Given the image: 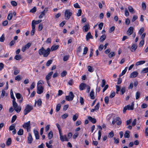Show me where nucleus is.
<instances>
[{
    "label": "nucleus",
    "mask_w": 148,
    "mask_h": 148,
    "mask_svg": "<svg viewBox=\"0 0 148 148\" xmlns=\"http://www.w3.org/2000/svg\"><path fill=\"white\" fill-rule=\"evenodd\" d=\"M50 52V49L49 48L45 49L43 47L40 49L38 51V53L40 55H43L44 57H47L49 54Z\"/></svg>",
    "instance_id": "obj_1"
},
{
    "label": "nucleus",
    "mask_w": 148,
    "mask_h": 148,
    "mask_svg": "<svg viewBox=\"0 0 148 148\" xmlns=\"http://www.w3.org/2000/svg\"><path fill=\"white\" fill-rule=\"evenodd\" d=\"M33 109V107L29 105H27L24 110V115H26Z\"/></svg>",
    "instance_id": "obj_2"
},
{
    "label": "nucleus",
    "mask_w": 148,
    "mask_h": 148,
    "mask_svg": "<svg viewBox=\"0 0 148 148\" xmlns=\"http://www.w3.org/2000/svg\"><path fill=\"white\" fill-rule=\"evenodd\" d=\"M74 97V95L72 91L69 92L68 95L66 96L65 97L66 100L68 101H71L73 100Z\"/></svg>",
    "instance_id": "obj_3"
},
{
    "label": "nucleus",
    "mask_w": 148,
    "mask_h": 148,
    "mask_svg": "<svg viewBox=\"0 0 148 148\" xmlns=\"http://www.w3.org/2000/svg\"><path fill=\"white\" fill-rule=\"evenodd\" d=\"M72 14V13L70 12V10H66L64 14L65 18L67 20H69Z\"/></svg>",
    "instance_id": "obj_4"
},
{
    "label": "nucleus",
    "mask_w": 148,
    "mask_h": 148,
    "mask_svg": "<svg viewBox=\"0 0 148 148\" xmlns=\"http://www.w3.org/2000/svg\"><path fill=\"white\" fill-rule=\"evenodd\" d=\"M23 126L24 128L27 129L28 132L29 131L31 128L30 121H28L27 122L24 123Z\"/></svg>",
    "instance_id": "obj_5"
},
{
    "label": "nucleus",
    "mask_w": 148,
    "mask_h": 148,
    "mask_svg": "<svg viewBox=\"0 0 148 148\" xmlns=\"http://www.w3.org/2000/svg\"><path fill=\"white\" fill-rule=\"evenodd\" d=\"M59 134L60 135V139L61 141H69V138H67L66 135H62V132L59 133Z\"/></svg>",
    "instance_id": "obj_6"
},
{
    "label": "nucleus",
    "mask_w": 148,
    "mask_h": 148,
    "mask_svg": "<svg viewBox=\"0 0 148 148\" xmlns=\"http://www.w3.org/2000/svg\"><path fill=\"white\" fill-rule=\"evenodd\" d=\"M37 93L39 94L42 93L43 91V88L41 85H37Z\"/></svg>",
    "instance_id": "obj_7"
},
{
    "label": "nucleus",
    "mask_w": 148,
    "mask_h": 148,
    "mask_svg": "<svg viewBox=\"0 0 148 148\" xmlns=\"http://www.w3.org/2000/svg\"><path fill=\"white\" fill-rule=\"evenodd\" d=\"M134 28L133 27H130L128 28V30L126 32L127 34L129 36L130 35L133 34L134 32Z\"/></svg>",
    "instance_id": "obj_8"
},
{
    "label": "nucleus",
    "mask_w": 148,
    "mask_h": 148,
    "mask_svg": "<svg viewBox=\"0 0 148 148\" xmlns=\"http://www.w3.org/2000/svg\"><path fill=\"white\" fill-rule=\"evenodd\" d=\"M31 44L29 42L27 44L22 47L21 50L23 52L25 51L26 49H28L31 46Z\"/></svg>",
    "instance_id": "obj_9"
},
{
    "label": "nucleus",
    "mask_w": 148,
    "mask_h": 148,
    "mask_svg": "<svg viewBox=\"0 0 148 148\" xmlns=\"http://www.w3.org/2000/svg\"><path fill=\"white\" fill-rule=\"evenodd\" d=\"M33 141V138L31 134L30 133L28 134V136L27 138V143L29 144H31Z\"/></svg>",
    "instance_id": "obj_10"
},
{
    "label": "nucleus",
    "mask_w": 148,
    "mask_h": 148,
    "mask_svg": "<svg viewBox=\"0 0 148 148\" xmlns=\"http://www.w3.org/2000/svg\"><path fill=\"white\" fill-rule=\"evenodd\" d=\"M87 86V85L84 83H81L79 86V89L81 90H83L85 89V88Z\"/></svg>",
    "instance_id": "obj_11"
},
{
    "label": "nucleus",
    "mask_w": 148,
    "mask_h": 148,
    "mask_svg": "<svg viewBox=\"0 0 148 148\" xmlns=\"http://www.w3.org/2000/svg\"><path fill=\"white\" fill-rule=\"evenodd\" d=\"M53 73V72L52 71L50 72L46 75L45 78L47 81H48L51 78Z\"/></svg>",
    "instance_id": "obj_12"
},
{
    "label": "nucleus",
    "mask_w": 148,
    "mask_h": 148,
    "mask_svg": "<svg viewBox=\"0 0 148 148\" xmlns=\"http://www.w3.org/2000/svg\"><path fill=\"white\" fill-rule=\"evenodd\" d=\"M138 74V73L137 71H134L131 73L130 77L131 78L135 77L137 76Z\"/></svg>",
    "instance_id": "obj_13"
},
{
    "label": "nucleus",
    "mask_w": 148,
    "mask_h": 148,
    "mask_svg": "<svg viewBox=\"0 0 148 148\" xmlns=\"http://www.w3.org/2000/svg\"><path fill=\"white\" fill-rule=\"evenodd\" d=\"M16 98L18 99H20L21 97V100H19V102L20 103H21L22 102L23 100L22 96L19 93H16Z\"/></svg>",
    "instance_id": "obj_14"
},
{
    "label": "nucleus",
    "mask_w": 148,
    "mask_h": 148,
    "mask_svg": "<svg viewBox=\"0 0 148 148\" xmlns=\"http://www.w3.org/2000/svg\"><path fill=\"white\" fill-rule=\"evenodd\" d=\"M130 107L131 106L130 105V104L128 105L127 106H125V107L123 110V113H125V112L126 110H131V109H130Z\"/></svg>",
    "instance_id": "obj_15"
},
{
    "label": "nucleus",
    "mask_w": 148,
    "mask_h": 148,
    "mask_svg": "<svg viewBox=\"0 0 148 148\" xmlns=\"http://www.w3.org/2000/svg\"><path fill=\"white\" fill-rule=\"evenodd\" d=\"M42 21L41 20H39L37 21L35 20H33L32 22V25H33L35 27V24H37L39 23H40Z\"/></svg>",
    "instance_id": "obj_16"
},
{
    "label": "nucleus",
    "mask_w": 148,
    "mask_h": 148,
    "mask_svg": "<svg viewBox=\"0 0 148 148\" xmlns=\"http://www.w3.org/2000/svg\"><path fill=\"white\" fill-rule=\"evenodd\" d=\"M34 134L36 139H39V135L38 132L36 130H34Z\"/></svg>",
    "instance_id": "obj_17"
},
{
    "label": "nucleus",
    "mask_w": 148,
    "mask_h": 148,
    "mask_svg": "<svg viewBox=\"0 0 148 148\" xmlns=\"http://www.w3.org/2000/svg\"><path fill=\"white\" fill-rule=\"evenodd\" d=\"M137 47L136 44H133L131 47V50L132 51H134L136 49Z\"/></svg>",
    "instance_id": "obj_18"
},
{
    "label": "nucleus",
    "mask_w": 148,
    "mask_h": 148,
    "mask_svg": "<svg viewBox=\"0 0 148 148\" xmlns=\"http://www.w3.org/2000/svg\"><path fill=\"white\" fill-rule=\"evenodd\" d=\"M83 30L84 31V32H87L88 31L89 29L90 28L89 25L88 24L84 26L83 27Z\"/></svg>",
    "instance_id": "obj_19"
},
{
    "label": "nucleus",
    "mask_w": 148,
    "mask_h": 148,
    "mask_svg": "<svg viewBox=\"0 0 148 148\" xmlns=\"http://www.w3.org/2000/svg\"><path fill=\"white\" fill-rule=\"evenodd\" d=\"M88 118L91 122L93 123H95L96 122V119H95L92 118L91 116H88Z\"/></svg>",
    "instance_id": "obj_20"
},
{
    "label": "nucleus",
    "mask_w": 148,
    "mask_h": 148,
    "mask_svg": "<svg viewBox=\"0 0 148 148\" xmlns=\"http://www.w3.org/2000/svg\"><path fill=\"white\" fill-rule=\"evenodd\" d=\"M116 123L117 125H120L121 123V121L120 118L119 117L116 118Z\"/></svg>",
    "instance_id": "obj_21"
},
{
    "label": "nucleus",
    "mask_w": 148,
    "mask_h": 148,
    "mask_svg": "<svg viewBox=\"0 0 148 148\" xmlns=\"http://www.w3.org/2000/svg\"><path fill=\"white\" fill-rule=\"evenodd\" d=\"M59 47V46L58 45H53L51 48L50 51L51 50V51H53L56 50Z\"/></svg>",
    "instance_id": "obj_22"
},
{
    "label": "nucleus",
    "mask_w": 148,
    "mask_h": 148,
    "mask_svg": "<svg viewBox=\"0 0 148 148\" xmlns=\"http://www.w3.org/2000/svg\"><path fill=\"white\" fill-rule=\"evenodd\" d=\"M32 29L31 32V34L32 36H33L34 34L35 30V27L33 25H32Z\"/></svg>",
    "instance_id": "obj_23"
},
{
    "label": "nucleus",
    "mask_w": 148,
    "mask_h": 148,
    "mask_svg": "<svg viewBox=\"0 0 148 148\" xmlns=\"http://www.w3.org/2000/svg\"><path fill=\"white\" fill-rule=\"evenodd\" d=\"M129 133L130 131H126L124 134V136L125 138H129L130 136Z\"/></svg>",
    "instance_id": "obj_24"
},
{
    "label": "nucleus",
    "mask_w": 148,
    "mask_h": 148,
    "mask_svg": "<svg viewBox=\"0 0 148 148\" xmlns=\"http://www.w3.org/2000/svg\"><path fill=\"white\" fill-rule=\"evenodd\" d=\"M92 37L91 33L90 32H88L86 36V40H88L89 39L91 38Z\"/></svg>",
    "instance_id": "obj_25"
},
{
    "label": "nucleus",
    "mask_w": 148,
    "mask_h": 148,
    "mask_svg": "<svg viewBox=\"0 0 148 148\" xmlns=\"http://www.w3.org/2000/svg\"><path fill=\"white\" fill-rule=\"evenodd\" d=\"M53 136V133L52 131H50L48 134V137L49 139H51L52 138Z\"/></svg>",
    "instance_id": "obj_26"
},
{
    "label": "nucleus",
    "mask_w": 148,
    "mask_h": 148,
    "mask_svg": "<svg viewBox=\"0 0 148 148\" xmlns=\"http://www.w3.org/2000/svg\"><path fill=\"white\" fill-rule=\"evenodd\" d=\"M128 10L132 14L135 12L134 10L131 6H129L128 7Z\"/></svg>",
    "instance_id": "obj_27"
},
{
    "label": "nucleus",
    "mask_w": 148,
    "mask_h": 148,
    "mask_svg": "<svg viewBox=\"0 0 148 148\" xmlns=\"http://www.w3.org/2000/svg\"><path fill=\"white\" fill-rule=\"evenodd\" d=\"M21 109V106H18L16 108H15L14 110L17 112L18 113L20 112Z\"/></svg>",
    "instance_id": "obj_28"
},
{
    "label": "nucleus",
    "mask_w": 148,
    "mask_h": 148,
    "mask_svg": "<svg viewBox=\"0 0 148 148\" xmlns=\"http://www.w3.org/2000/svg\"><path fill=\"white\" fill-rule=\"evenodd\" d=\"M23 134V130L22 129H20L17 132V134L19 135H22Z\"/></svg>",
    "instance_id": "obj_29"
},
{
    "label": "nucleus",
    "mask_w": 148,
    "mask_h": 148,
    "mask_svg": "<svg viewBox=\"0 0 148 148\" xmlns=\"http://www.w3.org/2000/svg\"><path fill=\"white\" fill-rule=\"evenodd\" d=\"M90 96L91 99H95L94 92L92 90L90 92Z\"/></svg>",
    "instance_id": "obj_30"
},
{
    "label": "nucleus",
    "mask_w": 148,
    "mask_h": 148,
    "mask_svg": "<svg viewBox=\"0 0 148 148\" xmlns=\"http://www.w3.org/2000/svg\"><path fill=\"white\" fill-rule=\"evenodd\" d=\"M145 63V61H141L138 62L136 63V65L138 66L141 64H144Z\"/></svg>",
    "instance_id": "obj_31"
},
{
    "label": "nucleus",
    "mask_w": 148,
    "mask_h": 148,
    "mask_svg": "<svg viewBox=\"0 0 148 148\" xmlns=\"http://www.w3.org/2000/svg\"><path fill=\"white\" fill-rule=\"evenodd\" d=\"M106 36L105 35H102L100 38V41L102 42L106 39Z\"/></svg>",
    "instance_id": "obj_32"
},
{
    "label": "nucleus",
    "mask_w": 148,
    "mask_h": 148,
    "mask_svg": "<svg viewBox=\"0 0 148 148\" xmlns=\"http://www.w3.org/2000/svg\"><path fill=\"white\" fill-rule=\"evenodd\" d=\"M11 138H8L7 141L6 142V145H7L9 146L11 144Z\"/></svg>",
    "instance_id": "obj_33"
},
{
    "label": "nucleus",
    "mask_w": 148,
    "mask_h": 148,
    "mask_svg": "<svg viewBox=\"0 0 148 148\" xmlns=\"http://www.w3.org/2000/svg\"><path fill=\"white\" fill-rule=\"evenodd\" d=\"M12 105L13 107L15 108H16L18 106V104L16 102L15 100H12Z\"/></svg>",
    "instance_id": "obj_34"
},
{
    "label": "nucleus",
    "mask_w": 148,
    "mask_h": 148,
    "mask_svg": "<svg viewBox=\"0 0 148 148\" xmlns=\"http://www.w3.org/2000/svg\"><path fill=\"white\" fill-rule=\"evenodd\" d=\"M10 96L11 99H13V100H15V98L14 96L13 92L12 89H11L10 90Z\"/></svg>",
    "instance_id": "obj_35"
},
{
    "label": "nucleus",
    "mask_w": 148,
    "mask_h": 148,
    "mask_svg": "<svg viewBox=\"0 0 148 148\" xmlns=\"http://www.w3.org/2000/svg\"><path fill=\"white\" fill-rule=\"evenodd\" d=\"M148 72V68L147 67L141 71L143 73H146Z\"/></svg>",
    "instance_id": "obj_36"
},
{
    "label": "nucleus",
    "mask_w": 148,
    "mask_h": 148,
    "mask_svg": "<svg viewBox=\"0 0 148 148\" xmlns=\"http://www.w3.org/2000/svg\"><path fill=\"white\" fill-rule=\"evenodd\" d=\"M87 68L89 71L90 72H92L93 71L94 69L91 66H88Z\"/></svg>",
    "instance_id": "obj_37"
},
{
    "label": "nucleus",
    "mask_w": 148,
    "mask_h": 148,
    "mask_svg": "<svg viewBox=\"0 0 148 148\" xmlns=\"http://www.w3.org/2000/svg\"><path fill=\"white\" fill-rule=\"evenodd\" d=\"M12 17V13H10L8 15L7 18L8 20H10Z\"/></svg>",
    "instance_id": "obj_38"
},
{
    "label": "nucleus",
    "mask_w": 148,
    "mask_h": 148,
    "mask_svg": "<svg viewBox=\"0 0 148 148\" xmlns=\"http://www.w3.org/2000/svg\"><path fill=\"white\" fill-rule=\"evenodd\" d=\"M60 107H61V105L60 103L58 104L57 105V107H56V112H58L60 110Z\"/></svg>",
    "instance_id": "obj_39"
},
{
    "label": "nucleus",
    "mask_w": 148,
    "mask_h": 148,
    "mask_svg": "<svg viewBox=\"0 0 148 148\" xmlns=\"http://www.w3.org/2000/svg\"><path fill=\"white\" fill-rule=\"evenodd\" d=\"M16 115L13 116L12 119L11 123H13L16 120Z\"/></svg>",
    "instance_id": "obj_40"
},
{
    "label": "nucleus",
    "mask_w": 148,
    "mask_h": 148,
    "mask_svg": "<svg viewBox=\"0 0 148 148\" xmlns=\"http://www.w3.org/2000/svg\"><path fill=\"white\" fill-rule=\"evenodd\" d=\"M52 60H50L47 61V62L46 65L47 66H49L52 63Z\"/></svg>",
    "instance_id": "obj_41"
},
{
    "label": "nucleus",
    "mask_w": 148,
    "mask_h": 148,
    "mask_svg": "<svg viewBox=\"0 0 148 148\" xmlns=\"http://www.w3.org/2000/svg\"><path fill=\"white\" fill-rule=\"evenodd\" d=\"M140 93L138 91L136 94V99H138L140 97Z\"/></svg>",
    "instance_id": "obj_42"
},
{
    "label": "nucleus",
    "mask_w": 148,
    "mask_h": 148,
    "mask_svg": "<svg viewBox=\"0 0 148 148\" xmlns=\"http://www.w3.org/2000/svg\"><path fill=\"white\" fill-rule=\"evenodd\" d=\"M15 129V126L14 125V124H12V125H11L9 128V130L10 131H11L13 130H14V129Z\"/></svg>",
    "instance_id": "obj_43"
},
{
    "label": "nucleus",
    "mask_w": 148,
    "mask_h": 148,
    "mask_svg": "<svg viewBox=\"0 0 148 148\" xmlns=\"http://www.w3.org/2000/svg\"><path fill=\"white\" fill-rule=\"evenodd\" d=\"M114 135V133L113 131L110 132L108 134V136L109 138H112Z\"/></svg>",
    "instance_id": "obj_44"
},
{
    "label": "nucleus",
    "mask_w": 148,
    "mask_h": 148,
    "mask_svg": "<svg viewBox=\"0 0 148 148\" xmlns=\"http://www.w3.org/2000/svg\"><path fill=\"white\" fill-rule=\"evenodd\" d=\"M11 5L13 6H16L17 5V3L16 2L14 1H12L11 2Z\"/></svg>",
    "instance_id": "obj_45"
},
{
    "label": "nucleus",
    "mask_w": 148,
    "mask_h": 148,
    "mask_svg": "<svg viewBox=\"0 0 148 148\" xmlns=\"http://www.w3.org/2000/svg\"><path fill=\"white\" fill-rule=\"evenodd\" d=\"M67 74V72L66 71H63L61 74V75L62 77H64L66 76Z\"/></svg>",
    "instance_id": "obj_46"
},
{
    "label": "nucleus",
    "mask_w": 148,
    "mask_h": 148,
    "mask_svg": "<svg viewBox=\"0 0 148 148\" xmlns=\"http://www.w3.org/2000/svg\"><path fill=\"white\" fill-rule=\"evenodd\" d=\"M14 59L16 60H18L21 59V56L20 55H16L14 57Z\"/></svg>",
    "instance_id": "obj_47"
},
{
    "label": "nucleus",
    "mask_w": 148,
    "mask_h": 148,
    "mask_svg": "<svg viewBox=\"0 0 148 148\" xmlns=\"http://www.w3.org/2000/svg\"><path fill=\"white\" fill-rule=\"evenodd\" d=\"M115 54L114 52H111L109 54L108 56L109 58H112L115 56Z\"/></svg>",
    "instance_id": "obj_48"
},
{
    "label": "nucleus",
    "mask_w": 148,
    "mask_h": 148,
    "mask_svg": "<svg viewBox=\"0 0 148 148\" xmlns=\"http://www.w3.org/2000/svg\"><path fill=\"white\" fill-rule=\"evenodd\" d=\"M79 101L82 105L84 104V99L82 97H80Z\"/></svg>",
    "instance_id": "obj_49"
},
{
    "label": "nucleus",
    "mask_w": 148,
    "mask_h": 148,
    "mask_svg": "<svg viewBox=\"0 0 148 148\" xmlns=\"http://www.w3.org/2000/svg\"><path fill=\"white\" fill-rule=\"evenodd\" d=\"M104 101L105 103L106 104H107L109 102V98L108 96H106L105 97Z\"/></svg>",
    "instance_id": "obj_50"
},
{
    "label": "nucleus",
    "mask_w": 148,
    "mask_h": 148,
    "mask_svg": "<svg viewBox=\"0 0 148 148\" xmlns=\"http://www.w3.org/2000/svg\"><path fill=\"white\" fill-rule=\"evenodd\" d=\"M88 50V48L87 47H84V52L83 53V54L84 55L86 54L87 53Z\"/></svg>",
    "instance_id": "obj_51"
},
{
    "label": "nucleus",
    "mask_w": 148,
    "mask_h": 148,
    "mask_svg": "<svg viewBox=\"0 0 148 148\" xmlns=\"http://www.w3.org/2000/svg\"><path fill=\"white\" fill-rule=\"evenodd\" d=\"M36 10V8L35 7H34L30 11V12L32 13H34Z\"/></svg>",
    "instance_id": "obj_52"
},
{
    "label": "nucleus",
    "mask_w": 148,
    "mask_h": 148,
    "mask_svg": "<svg viewBox=\"0 0 148 148\" xmlns=\"http://www.w3.org/2000/svg\"><path fill=\"white\" fill-rule=\"evenodd\" d=\"M78 117V115H76V114L74 115L73 116V121H75L77 119Z\"/></svg>",
    "instance_id": "obj_53"
},
{
    "label": "nucleus",
    "mask_w": 148,
    "mask_h": 148,
    "mask_svg": "<svg viewBox=\"0 0 148 148\" xmlns=\"http://www.w3.org/2000/svg\"><path fill=\"white\" fill-rule=\"evenodd\" d=\"M43 28V25L42 23L40 24L38 26V30L39 31H41Z\"/></svg>",
    "instance_id": "obj_54"
},
{
    "label": "nucleus",
    "mask_w": 148,
    "mask_h": 148,
    "mask_svg": "<svg viewBox=\"0 0 148 148\" xmlns=\"http://www.w3.org/2000/svg\"><path fill=\"white\" fill-rule=\"evenodd\" d=\"M5 40V37L3 34L0 38V41L3 42Z\"/></svg>",
    "instance_id": "obj_55"
},
{
    "label": "nucleus",
    "mask_w": 148,
    "mask_h": 148,
    "mask_svg": "<svg viewBox=\"0 0 148 148\" xmlns=\"http://www.w3.org/2000/svg\"><path fill=\"white\" fill-rule=\"evenodd\" d=\"M20 72V71L17 69V68H16L15 69L14 74V75H17L18 73H19Z\"/></svg>",
    "instance_id": "obj_56"
},
{
    "label": "nucleus",
    "mask_w": 148,
    "mask_h": 148,
    "mask_svg": "<svg viewBox=\"0 0 148 148\" xmlns=\"http://www.w3.org/2000/svg\"><path fill=\"white\" fill-rule=\"evenodd\" d=\"M42 101L40 99H38L37 101V104L38 106H40L41 105Z\"/></svg>",
    "instance_id": "obj_57"
},
{
    "label": "nucleus",
    "mask_w": 148,
    "mask_h": 148,
    "mask_svg": "<svg viewBox=\"0 0 148 148\" xmlns=\"http://www.w3.org/2000/svg\"><path fill=\"white\" fill-rule=\"evenodd\" d=\"M125 87H123L121 90V95H123L125 92Z\"/></svg>",
    "instance_id": "obj_58"
},
{
    "label": "nucleus",
    "mask_w": 148,
    "mask_h": 148,
    "mask_svg": "<svg viewBox=\"0 0 148 148\" xmlns=\"http://www.w3.org/2000/svg\"><path fill=\"white\" fill-rule=\"evenodd\" d=\"M106 83V82L104 79H102V84H101V87H103L105 86Z\"/></svg>",
    "instance_id": "obj_59"
},
{
    "label": "nucleus",
    "mask_w": 148,
    "mask_h": 148,
    "mask_svg": "<svg viewBox=\"0 0 148 148\" xmlns=\"http://www.w3.org/2000/svg\"><path fill=\"white\" fill-rule=\"evenodd\" d=\"M125 15L126 16H127L129 15V12L126 8H125Z\"/></svg>",
    "instance_id": "obj_60"
},
{
    "label": "nucleus",
    "mask_w": 148,
    "mask_h": 148,
    "mask_svg": "<svg viewBox=\"0 0 148 148\" xmlns=\"http://www.w3.org/2000/svg\"><path fill=\"white\" fill-rule=\"evenodd\" d=\"M138 18V16L136 15H134L133 16L132 21L133 22H134Z\"/></svg>",
    "instance_id": "obj_61"
},
{
    "label": "nucleus",
    "mask_w": 148,
    "mask_h": 148,
    "mask_svg": "<svg viewBox=\"0 0 148 148\" xmlns=\"http://www.w3.org/2000/svg\"><path fill=\"white\" fill-rule=\"evenodd\" d=\"M68 116V115L67 114L65 113L62 116V119H64L66 118Z\"/></svg>",
    "instance_id": "obj_62"
},
{
    "label": "nucleus",
    "mask_w": 148,
    "mask_h": 148,
    "mask_svg": "<svg viewBox=\"0 0 148 148\" xmlns=\"http://www.w3.org/2000/svg\"><path fill=\"white\" fill-rule=\"evenodd\" d=\"M144 31V29L143 27L141 28L139 31V34L141 35V34Z\"/></svg>",
    "instance_id": "obj_63"
},
{
    "label": "nucleus",
    "mask_w": 148,
    "mask_h": 148,
    "mask_svg": "<svg viewBox=\"0 0 148 148\" xmlns=\"http://www.w3.org/2000/svg\"><path fill=\"white\" fill-rule=\"evenodd\" d=\"M145 134L146 136H148V127H146L145 130Z\"/></svg>",
    "instance_id": "obj_64"
}]
</instances>
